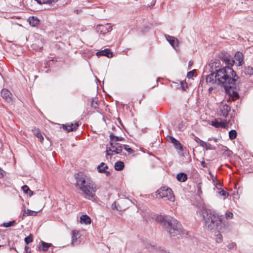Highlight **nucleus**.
Instances as JSON below:
<instances>
[{
	"mask_svg": "<svg viewBox=\"0 0 253 253\" xmlns=\"http://www.w3.org/2000/svg\"><path fill=\"white\" fill-rule=\"evenodd\" d=\"M176 141H177V140L175 138H174L173 137L169 136V142H170L172 144H174V142H176Z\"/></svg>",
	"mask_w": 253,
	"mask_h": 253,
	"instance_id": "nucleus-42",
	"label": "nucleus"
},
{
	"mask_svg": "<svg viewBox=\"0 0 253 253\" xmlns=\"http://www.w3.org/2000/svg\"><path fill=\"white\" fill-rule=\"evenodd\" d=\"M1 245H0V247H1Z\"/></svg>",
	"mask_w": 253,
	"mask_h": 253,
	"instance_id": "nucleus-56",
	"label": "nucleus"
},
{
	"mask_svg": "<svg viewBox=\"0 0 253 253\" xmlns=\"http://www.w3.org/2000/svg\"><path fill=\"white\" fill-rule=\"evenodd\" d=\"M198 193L199 194H200V193H202V191L200 189H199L198 191Z\"/></svg>",
	"mask_w": 253,
	"mask_h": 253,
	"instance_id": "nucleus-55",
	"label": "nucleus"
},
{
	"mask_svg": "<svg viewBox=\"0 0 253 253\" xmlns=\"http://www.w3.org/2000/svg\"><path fill=\"white\" fill-rule=\"evenodd\" d=\"M220 108V115L224 117H226L229 112L230 111L231 108L227 104H222L219 107Z\"/></svg>",
	"mask_w": 253,
	"mask_h": 253,
	"instance_id": "nucleus-15",
	"label": "nucleus"
},
{
	"mask_svg": "<svg viewBox=\"0 0 253 253\" xmlns=\"http://www.w3.org/2000/svg\"><path fill=\"white\" fill-rule=\"evenodd\" d=\"M32 131L34 134L38 138H39L40 141L42 142L44 138L42 135L40 130L39 129L35 128L32 130Z\"/></svg>",
	"mask_w": 253,
	"mask_h": 253,
	"instance_id": "nucleus-25",
	"label": "nucleus"
},
{
	"mask_svg": "<svg viewBox=\"0 0 253 253\" xmlns=\"http://www.w3.org/2000/svg\"><path fill=\"white\" fill-rule=\"evenodd\" d=\"M217 84L222 85L226 90L235 87L236 82L239 78L232 68L225 66L218 70L215 73Z\"/></svg>",
	"mask_w": 253,
	"mask_h": 253,
	"instance_id": "nucleus-2",
	"label": "nucleus"
},
{
	"mask_svg": "<svg viewBox=\"0 0 253 253\" xmlns=\"http://www.w3.org/2000/svg\"><path fill=\"white\" fill-rule=\"evenodd\" d=\"M213 140L215 142H217L218 141V139L215 137L209 138V140Z\"/></svg>",
	"mask_w": 253,
	"mask_h": 253,
	"instance_id": "nucleus-52",
	"label": "nucleus"
},
{
	"mask_svg": "<svg viewBox=\"0 0 253 253\" xmlns=\"http://www.w3.org/2000/svg\"><path fill=\"white\" fill-rule=\"evenodd\" d=\"M205 148L206 150H215L216 149V148L214 146H213V145H211L210 143H207Z\"/></svg>",
	"mask_w": 253,
	"mask_h": 253,
	"instance_id": "nucleus-37",
	"label": "nucleus"
},
{
	"mask_svg": "<svg viewBox=\"0 0 253 253\" xmlns=\"http://www.w3.org/2000/svg\"><path fill=\"white\" fill-rule=\"evenodd\" d=\"M79 233L77 230H74L72 231V244L73 246L76 245L79 243V241L78 240L79 237Z\"/></svg>",
	"mask_w": 253,
	"mask_h": 253,
	"instance_id": "nucleus-20",
	"label": "nucleus"
},
{
	"mask_svg": "<svg viewBox=\"0 0 253 253\" xmlns=\"http://www.w3.org/2000/svg\"><path fill=\"white\" fill-rule=\"evenodd\" d=\"M201 166L203 168H206L207 167V165H206V163L204 161L201 162Z\"/></svg>",
	"mask_w": 253,
	"mask_h": 253,
	"instance_id": "nucleus-51",
	"label": "nucleus"
},
{
	"mask_svg": "<svg viewBox=\"0 0 253 253\" xmlns=\"http://www.w3.org/2000/svg\"><path fill=\"white\" fill-rule=\"evenodd\" d=\"M174 148L178 151V152L180 153L183 151V147L180 143L178 141H176L174 144H173Z\"/></svg>",
	"mask_w": 253,
	"mask_h": 253,
	"instance_id": "nucleus-27",
	"label": "nucleus"
},
{
	"mask_svg": "<svg viewBox=\"0 0 253 253\" xmlns=\"http://www.w3.org/2000/svg\"><path fill=\"white\" fill-rule=\"evenodd\" d=\"M22 189L25 193L29 194L30 195H33V192L30 189L27 185H25L23 186Z\"/></svg>",
	"mask_w": 253,
	"mask_h": 253,
	"instance_id": "nucleus-32",
	"label": "nucleus"
},
{
	"mask_svg": "<svg viewBox=\"0 0 253 253\" xmlns=\"http://www.w3.org/2000/svg\"><path fill=\"white\" fill-rule=\"evenodd\" d=\"M14 222H5V223H3V226L5 227H10L12 223H13Z\"/></svg>",
	"mask_w": 253,
	"mask_h": 253,
	"instance_id": "nucleus-41",
	"label": "nucleus"
},
{
	"mask_svg": "<svg viewBox=\"0 0 253 253\" xmlns=\"http://www.w3.org/2000/svg\"><path fill=\"white\" fill-rule=\"evenodd\" d=\"M237 132L235 130H231L229 132V138L231 140H233L235 139L237 137Z\"/></svg>",
	"mask_w": 253,
	"mask_h": 253,
	"instance_id": "nucleus-31",
	"label": "nucleus"
},
{
	"mask_svg": "<svg viewBox=\"0 0 253 253\" xmlns=\"http://www.w3.org/2000/svg\"><path fill=\"white\" fill-rule=\"evenodd\" d=\"M23 212L22 219H24V217L26 216H36L38 214L37 211L29 209L26 210L25 207L23 210Z\"/></svg>",
	"mask_w": 253,
	"mask_h": 253,
	"instance_id": "nucleus-21",
	"label": "nucleus"
},
{
	"mask_svg": "<svg viewBox=\"0 0 253 253\" xmlns=\"http://www.w3.org/2000/svg\"><path fill=\"white\" fill-rule=\"evenodd\" d=\"M152 218L156 221L163 223L165 228L171 237L179 234L180 225L176 219L172 217H166L158 214L154 215Z\"/></svg>",
	"mask_w": 253,
	"mask_h": 253,
	"instance_id": "nucleus-4",
	"label": "nucleus"
},
{
	"mask_svg": "<svg viewBox=\"0 0 253 253\" xmlns=\"http://www.w3.org/2000/svg\"><path fill=\"white\" fill-rule=\"evenodd\" d=\"M167 40L169 41L171 45L174 48L176 49L178 47V40L173 37L169 35L166 37Z\"/></svg>",
	"mask_w": 253,
	"mask_h": 253,
	"instance_id": "nucleus-18",
	"label": "nucleus"
},
{
	"mask_svg": "<svg viewBox=\"0 0 253 253\" xmlns=\"http://www.w3.org/2000/svg\"><path fill=\"white\" fill-rule=\"evenodd\" d=\"M111 30V26L109 24H106L105 25H98L96 28L97 32L102 35L105 34Z\"/></svg>",
	"mask_w": 253,
	"mask_h": 253,
	"instance_id": "nucleus-10",
	"label": "nucleus"
},
{
	"mask_svg": "<svg viewBox=\"0 0 253 253\" xmlns=\"http://www.w3.org/2000/svg\"><path fill=\"white\" fill-rule=\"evenodd\" d=\"M199 143H200V146L201 147L205 148L206 144H207V142L202 140V141H200V142Z\"/></svg>",
	"mask_w": 253,
	"mask_h": 253,
	"instance_id": "nucleus-45",
	"label": "nucleus"
},
{
	"mask_svg": "<svg viewBox=\"0 0 253 253\" xmlns=\"http://www.w3.org/2000/svg\"><path fill=\"white\" fill-rule=\"evenodd\" d=\"M158 253H167V252L160 248L158 251Z\"/></svg>",
	"mask_w": 253,
	"mask_h": 253,
	"instance_id": "nucleus-47",
	"label": "nucleus"
},
{
	"mask_svg": "<svg viewBox=\"0 0 253 253\" xmlns=\"http://www.w3.org/2000/svg\"><path fill=\"white\" fill-rule=\"evenodd\" d=\"M223 237L222 235L220 233H218L217 234L216 237V242L217 243H220L222 242Z\"/></svg>",
	"mask_w": 253,
	"mask_h": 253,
	"instance_id": "nucleus-35",
	"label": "nucleus"
},
{
	"mask_svg": "<svg viewBox=\"0 0 253 253\" xmlns=\"http://www.w3.org/2000/svg\"><path fill=\"white\" fill-rule=\"evenodd\" d=\"M194 76V72L193 71L188 72L187 77L188 78L190 79Z\"/></svg>",
	"mask_w": 253,
	"mask_h": 253,
	"instance_id": "nucleus-44",
	"label": "nucleus"
},
{
	"mask_svg": "<svg viewBox=\"0 0 253 253\" xmlns=\"http://www.w3.org/2000/svg\"><path fill=\"white\" fill-rule=\"evenodd\" d=\"M211 72L215 74L217 73L218 70L221 69L220 62L217 59H212L211 61L209 64Z\"/></svg>",
	"mask_w": 253,
	"mask_h": 253,
	"instance_id": "nucleus-9",
	"label": "nucleus"
},
{
	"mask_svg": "<svg viewBox=\"0 0 253 253\" xmlns=\"http://www.w3.org/2000/svg\"><path fill=\"white\" fill-rule=\"evenodd\" d=\"M91 106L92 107H93L94 108H96L98 107V104H97V102L94 101V100H92L91 103Z\"/></svg>",
	"mask_w": 253,
	"mask_h": 253,
	"instance_id": "nucleus-43",
	"label": "nucleus"
},
{
	"mask_svg": "<svg viewBox=\"0 0 253 253\" xmlns=\"http://www.w3.org/2000/svg\"><path fill=\"white\" fill-rule=\"evenodd\" d=\"M206 82L211 84H213L216 83L217 84V80L215 78V74L213 72H211V74L207 76Z\"/></svg>",
	"mask_w": 253,
	"mask_h": 253,
	"instance_id": "nucleus-19",
	"label": "nucleus"
},
{
	"mask_svg": "<svg viewBox=\"0 0 253 253\" xmlns=\"http://www.w3.org/2000/svg\"><path fill=\"white\" fill-rule=\"evenodd\" d=\"M219 58L226 65V66L232 67L234 64V61H232L231 57L226 52H221L219 54Z\"/></svg>",
	"mask_w": 253,
	"mask_h": 253,
	"instance_id": "nucleus-7",
	"label": "nucleus"
},
{
	"mask_svg": "<svg viewBox=\"0 0 253 253\" xmlns=\"http://www.w3.org/2000/svg\"><path fill=\"white\" fill-rule=\"evenodd\" d=\"M33 241V236L32 234H30L28 237L25 238V242L27 244H28L31 243Z\"/></svg>",
	"mask_w": 253,
	"mask_h": 253,
	"instance_id": "nucleus-36",
	"label": "nucleus"
},
{
	"mask_svg": "<svg viewBox=\"0 0 253 253\" xmlns=\"http://www.w3.org/2000/svg\"><path fill=\"white\" fill-rule=\"evenodd\" d=\"M75 178L76 187L82 192L83 196L88 200L94 199L97 189L91 179L81 173H78Z\"/></svg>",
	"mask_w": 253,
	"mask_h": 253,
	"instance_id": "nucleus-3",
	"label": "nucleus"
},
{
	"mask_svg": "<svg viewBox=\"0 0 253 253\" xmlns=\"http://www.w3.org/2000/svg\"><path fill=\"white\" fill-rule=\"evenodd\" d=\"M234 245H235V244L233 243H232L228 244L227 247L229 249H231L233 248Z\"/></svg>",
	"mask_w": 253,
	"mask_h": 253,
	"instance_id": "nucleus-49",
	"label": "nucleus"
},
{
	"mask_svg": "<svg viewBox=\"0 0 253 253\" xmlns=\"http://www.w3.org/2000/svg\"><path fill=\"white\" fill-rule=\"evenodd\" d=\"M108 169V166L104 163H101L97 167V170L98 172L100 173H104L107 176L110 175V172L109 171H106V169Z\"/></svg>",
	"mask_w": 253,
	"mask_h": 253,
	"instance_id": "nucleus-16",
	"label": "nucleus"
},
{
	"mask_svg": "<svg viewBox=\"0 0 253 253\" xmlns=\"http://www.w3.org/2000/svg\"><path fill=\"white\" fill-rule=\"evenodd\" d=\"M0 175L1 177H3L5 175V172L0 168Z\"/></svg>",
	"mask_w": 253,
	"mask_h": 253,
	"instance_id": "nucleus-46",
	"label": "nucleus"
},
{
	"mask_svg": "<svg viewBox=\"0 0 253 253\" xmlns=\"http://www.w3.org/2000/svg\"><path fill=\"white\" fill-rule=\"evenodd\" d=\"M123 147L124 148V149H125L129 154H131V153H133V150L131 148H129L128 145H123Z\"/></svg>",
	"mask_w": 253,
	"mask_h": 253,
	"instance_id": "nucleus-39",
	"label": "nucleus"
},
{
	"mask_svg": "<svg viewBox=\"0 0 253 253\" xmlns=\"http://www.w3.org/2000/svg\"><path fill=\"white\" fill-rule=\"evenodd\" d=\"M115 170L120 171L124 168V164L122 161H118L115 163L114 165Z\"/></svg>",
	"mask_w": 253,
	"mask_h": 253,
	"instance_id": "nucleus-24",
	"label": "nucleus"
},
{
	"mask_svg": "<svg viewBox=\"0 0 253 253\" xmlns=\"http://www.w3.org/2000/svg\"><path fill=\"white\" fill-rule=\"evenodd\" d=\"M156 195L158 198H166L170 202H174L175 197L171 189L168 187H162L158 189Z\"/></svg>",
	"mask_w": 253,
	"mask_h": 253,
	"instance_id": "nucleus-5",
	"label": "nucleus"
},
{
	"mask_svg": "<svg viewBox=\"0 0 253 253\" xmlns=\"http://www.w3.org/2000/svg\"><path fill=\"white\" fill-rule=\"evenodd\" d=\"M204 220L205 226L211 231L223 232L225 224L222 222V215H219L215 211L203 209L200 212Z\"/></svg>",
	"mask_w": 253,
	"mask_h": 253,
	"instance_id": "nucleus-1",
	"label": "nucleus"
},
{
	"mask_svg": "<svg viewBox=\"0 0 253 253\" xmlns=\"http://www.w3.org/2000/svg\"><path fill=\"white\" fill-rule=\"evenodd\" d=\"M232 124V121L229 120L228 121L226 120L225 122H218L217 120L215 119L211 122V125L216 128H226L228 126V125H231Z\"/></svg>",
	"mask_w": 253,
	"mask_h": 253,
	"instance_id": "nucleus-8",
	"label": "nucleus"
},
{
	"mask_svg": "<svg viewBox=\"0 0 253 253\" xmlns=\"http://www.w3.org/2000/svg\"><path fill=\"white\" fill-rule=\"evenodd\" d=\"M176 178L180 182H185L187 179V175L186 173L181 172L177 174Z\"/></svg>",
	"mask_w": 253,
	"mask_h": 253,
	"instance_id": "nucleus-23",
	"label": "nucleus"
},
{
	"mask_svg": "<svg viewBox=\"0 0 253 253\" xmlns=\"http://www.w3.org/2000/svg\"><path fill=\"white\" fill-rule=\"evenodd\" d=\"M38 3L40 4L42 3H56L58 1V0H35Z\"/></svg>",
	"mask_w": 253,
	"mask_h": 253,
	"instance_id": "nucleus-29",
	"label": "nucleus"
},
{
	"mask_svg": "<svg viewBox=\"0 0 253 253\" xmlns=\"http://www.w3.org/2000/svg\"><path fill=\"white\" fill-rule=\"evenodd\" d=\"M1 95L2 97L9 104H12L13 103L11 93L6 89H2L1 91Z\"/></svg>",
	"mask_w": 253,
	"mask_h": 253,
	"instance_id": "nucleus-11",
	"label": "nucleus"
},
{
	"mask_svg": "<svg viewBox=\"0 0 253 253\" xmlns=\"http://www.w3.org/2000/svg\"><path fill=\"white\" fill-rule=\"evenodd\" d=\"M244 73L246 78L253 83V68L251 67H245L244 70Z\"/></svg>",
	"mask_w": 253,
	"mask_h": 253,
	"instance_id": "nucleus-14",
	"label": "nucleus"
},
{
	"mask_svg": "<svg viewBox=\"0 0 253 253\" xmlns=\"http://www.w3.org/2000/svg\"><path fill=\"white\" fill-rule=\"evenodd\" d=\"M218 194L220 196L224 197V199L226 198L229 195L228 193L223 189L219 191Z\"/></svg>",
	"mask_w": 253,
	"mask_h": 253,
	"instance_id": "nucleus-34",
	"label": "nucleus"
},
{
	"mask_svg": "<svg viewBox=\"0 0 253 253\" xmlns=\"http://www.w3.org/2000/svg\"><path fill=\"white\" fill-rule=\"evenodd\" d=\"M29 249V247H28L27 246H25V250H26V252H28L27 250H28V249Z\"/></svg>",
	"mask_w": 253,
	"mask_h": 253,
	"instance_id": "nucleus-54",
	"label": "nucleus"
},
{
	"mask_svg": "<svg viewBox=\"0 0 253 253\" xmlns=\"http://www.w3.org/2000/svg\"><path fill=\"white\" fill-rule=\"evenodd\" d=\"M110 142H115L117 141H123L124 140V138L122 137H118L115 136L113 133H111L110 134Z\"/></svg>",
	"mask_w": 253,
	"mask_h": 253,
	"instance_id": "nucleus-26",
	"label": "nucleus"
},
{
	"mask_svg": "<svg viewBox=\"0 0 253 253\" xmlns=\"http://www.w3.org/2000/svg\"><path fill=\"white\" fill-rule=\"evenodd\" d=\"M96 55L97 56H105L108 58L113 57V53L111 52L110 49L106 48L104 50L99 51L96 52Z\"/></svg>",
	"mask_w": 253,
	"mask_h": 253,
	"instance_id": "nucleus-17",
	"label": "nucleus"
},
{
	"mask_svg": "<svg viewBox=\"0 0 253 253\" xmlns=\"http://www.w3.org/2000/svg\"><path fill=\"white\" fill-rule=\"evenodd\" d=\"M181 87L183 90H185L186 88L187 87V85L186 83L183 84V83H181Z\"/></svg>",
	"mask_w": 253,
	"mask_h": 253,
	"instance_id": "nucleus-48",
	"label": "nucleus"
},
{
	"mask_svg": "<svg viewBox=\"0 0 253 253\" xmlns=\"http://www.w3.org/2000/svg\"><path fill=\"white\" fill-rule=\"evenodd\" d=\"M194 140L197 142V143H200L201 141H202V140H201L199 138H198L197 136H195L194 137Z\"/></svg>",
	"mask_w": 253,
	"mask_h": 253,
	"instance_id": "nucleus-50",
	"label": "nucleus"
},
{
	"mask_svg": "<svg viewBox=\"0 0 253 253\" xmlns=\"http://www.w3.org/2000/svg\"><path fill=\"white\" fill-rule=\"evenodd\" d=\"M123 149L122 145L119 143L110 142L106 147V156H113L120 153Z\"/></svg>",
	"mask_w": 253,
	"mask_h": 253,
	"instance_id": "nucleus-6",
	"label": "nucleus"
},
{
	"mask_svg": "<svg viewBox=\"0 0 253 253\" xmlns=\"http://www.w3.org/2000/svg\"><path fill=\"white\" fill-rule=\"evenodd\" d=\"M79 126L78 123H69L62 125L63 128L66 130L67 131H72L76 130Z\"/></svg>",
	"mask_w": 253,
	"mask_h": 253,
	"instance_id": "nucleus-12",
	"label": "nucleus"
},
{
	"mask_svg": "<svg viewBox=\"0 0 253 253\" xmlns=\"http://www.w3.org/2000/svg\"><path fill=\"white\" fill-rule=\"evenodd\" d=\"M111 209L114 211L116 210L118 211H121L122 210V209L121 207L118 206L117 205L116 202H114V203L112 204Z\"/></svg>",
	"mask_w": 253,
	"mask_h": 253,
	"instance_id": "nucleus-33",
	"label": "nucleus"
},
{
	"mask_svg": "<svg viewBox=\"0 0 253 253\" xmlns=\"http://www.w3.org/2000/svg\"><path fill=\"white\" fill-rule=\"evenodd\" d=\"M225 217L227 218H233V214L232 212L230 211H227L225 214Z\"/></svg>",
	"mask_w": 253,
	"mask_h": 253,
	"instance_id": "nucleus-40",
	"label": "nucleus"
},
{
	"mask_svg": "<svg viewBox=\"0 0 253 253\" xmlns=\"http://www.w3.org/2000/svg\"><path fill=\"white\" fill-rule=\"evenodd\" d=\"M232 61H234V64H237L238 66H241L244 62L243 54L240 52H236L234 59H232Z\"/></svg>",
	"mask_w": 253,
	"mask_h": 253,
	"instance_id": "nucleus-13",
	"label": "nucleus"
},
{
	"mask_svg": "<svg viewBox=\"0 0 253 253\" xmlns=\"http://www.w3.org/2000/svg\"><path fill=\"white\" fill-rule=\"evenodd\" d=\"M29 23L33 26H35L39 24V20L37 18L32 17L29 18Z\"/></svg>",
	"mask_w": 253,
	"mask_h": 253,
	"instance_id": "nucleus-28",
	"label": "nucleus"
},
{
	"mask_svg": "<svg viewBox=\"0 0 253 253\" xmlns=\"http://www.w3.org/2000/svg\"><path fill=\"white\" fill-rule=\"evenodd\" d=\"M213 90V88L212 87H211L209 88V92H211Z\"/></svg>",
	"mask_w": 253,
	"mask_h": 253,
	"instance_id": "nucleus-53",
	"label": "nucleus"
},
{
	"mask_svg": "<svg viewBox=\"0 0 253 253\" xmlns=\"http://www.w3.org/2000/svg\"><path fill=\"white\" fill-rule=\"evenodd\" d=\"M210 174L211 175V179H212L213 182L216 183L215 184H216V186L217 188H218V189L220 188V187L221 186V185L217 181L216 177L215 176H214V175L211 172H210Z\"/></svg>",
	"mask_w": 253,
	"mask_h": 253,
	"instance_id": "nucleus-30",
	"label": "nucleus"
},
{
	"mask_svg": "<svg viewBox=\"0 0 253 253\" xmlns=\"http://www.w3.org/2000/svg\"><path fill=\"white\" fill-rule=\"evenodd\" d=\"M42 250L44 251H47L48 248L50 246L49 244L45 243L44 242H42Z\"/></svg>",
	"mask_w": 253,
	"mask_h": 253,
	"instance_id": "nucleus-38",
	"label": "nucleus"
},
{
	"mask_svg": "<svg viewBox=\"0 0 253 253\" xmlns=\"http://www.w3.org/2000/svg\"><path fill=\"white\" fill-rule=\"evenodd\" d=\"M80 222L81 223L88 224L91 223V219L87 215H83L80 217Z\"/></svg>",
	"mask_w": 253,
	"mask_h": 253,
	"instance_id": "nucleus-22",
	"label": "nucleus"
}]
</instances>
